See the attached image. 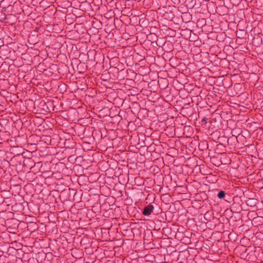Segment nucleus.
<instances>
[{
    "mask_svg": "<svg viewBox=\"0 0 263 263\" xmlns=\"http://www.w3.org/2000/svg\"><path fill=\"white\" fill-rule=\"evenodd\" d=\"M154 209V206L152 204H149L144 208L142 214L145 216H149L153 212Z\"/></svg>",
    "mask_w": 263,
    "mask_h": 263,
    "instance_id": "nucleus-1",
    "label": "nucleus"
},
{
    "mask_svg": "<svg viewBox=\"0 0 263 263\" xmlns=\"http://www.w3.org/2000/svg\"><path fill=\"white\" fill-rule=\"evenodd\" d=\"M225 195H226V193L223 191H220L218 193L217 197L219 199H222L224 197Z\"/></svg>",
    "mask_w": 263,
    "mask_h": 263,
    "instance_id": "nucleus-2",
    "label": "nucleus"
}]
</instances>
